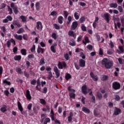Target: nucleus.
Here are the masks:
<instances>
[{
	"label": "nucleus",
	"mask_w": 124,
	"mask_h": 124,
	"mask_svg": "<svg viewBox=\"0 0 124 124\" xmlns=\"http://www.w3.org/2000/svg\"><path fill=\"white\" fill-rule=\"evenodd\" d=\"M102 65L108 69H110L113 66V61L107 58H104L102 61Z\"/></svg>",
	"instance_id": "nucleus-1"
},
{
	"label": "nucleus",
	"mask_w": 124,
	"mask_h": 124,
	"mask_svg": "<svg viewBox=\"0 0 124 124\" xmlns=\"http://www.w3.org/2000/svg\"><path fill=\"white\" fill-rule=\"evenodd\" d=\"M68 91L70 92L69 93V96L71 98H73L75 99V96H76V94H75V92L76 91L73 89H71V86H69L68 88Z\"/></svg>",
	"instance_id": "nucleus-2"
},
{
	"label": "nucleus",
	"mask_w": 124,
	"mask_h": 124,
	"mask_svg": "<svg viewBox=\"0 0 124 124\" xmlns=\"http://www.w3.org/2000/svg\"><path fill=\"white\" fill-rule=\"evenodd\" d=\"M10 5L11 8H13L14 13L18 14L19 11H18V7H17V5H15V3H11Z\"/></svg>",
	"instance_id": "nucleus-3"
},
{
	"label": "nucleus",
	"mask_w": 124,
	"mask_h": 124,
	"mask_svg": "<svg viewBox=\"0 0 124 124\" xmlns=\"http://www.w3.org/2000/svg\"><path fill=\"white\" fill-rule=\"evenodd\" d=\"M112 87L114 90H119V89L121 88V84L120 83L116 81L113 83Z\"/></svg>",
	"instance_id": "nucleus-4"
},
{
	"label": "nucleus",
	"mask_w": 124,
	"mask_h": 124,
	"mask_svg": "<svg viewBox=\"0 0 124 124\" xmlns=\"http://www.w3.org/2000/svg\"><path fill=\"white\" fill-rule=\"evenodd\" d=\"M43 28V26H42V23L40 21H38L36 22V28L38 31H42V29Z\"/></svg>",
	"instance_id": "nucleus-5"
},
{
	"label": "nucleus",
	"mask_w": 124,
	"mask_h": 124,
	"mask_svg": "<svg viewBox=\"0 0 124 124\" xmlns=\"http://www.w3.org/2000/svg\"><path fill=\"white\" fill-rule=\"evenodd\" d=\"M11 43H13L14 45H16V42L14 39L11 38L10 40L7 42V46L8 48H10V45H11Z\"/></svg>",
	"instance_id": "nucleus-6"
},
{
	"label": "nucleus",
	"mask_w": 124,
	"mask_h": 124,
	"mask_svg": "<svg viewBox=\"0 0 124 124\" xmlns=\"http://www.w3.org/2000/svg\"><path fill=\"white\" fill-rule=\"evenodd\" d=\"M79 64L80 67H85V66H86V61L83 59H80L79 61Z\"/></svg>",
	"instance_id": "nucleus-7"
},
{
	"label": "nucleus",
	"mask_w": 124,
	"mask_h": 124,
	"mask_svg": "<svg viewBox=\"0 0 124 124\" xmlns=\"http://www.w3.org/2000/svg\"><path fill=\"white\" fill-rule=\"evenodd\" d=\"M81 90L84 94H87V93H88V88H87V86H86V85L82 86Z\"/></svg>",
	"instance_id": "nucleus-8"
},
{
	"label": "nucleus",
	"mask_w": 124,
	"mask_h": 124,
	"mask_svg": "<svg viewBox=\"0 0 124 124\" xmlns=\"http://www.w3.org/2000/svg\"><path fill=\"white\" fill-rule=\"evenodd\" d=\"M25 95L27 99H29V100H31V93L30 92V90H26V93Z\"/></svg>",
	"instance_id": "nucleus-9"
},
{
	"label": "nucleus",
	"mask_w": 124,
	"mask_h": 124,
	"mask_svg": "<svg viewBox=\"0 0 124 124\" xmlns=\"http://www.w3.org/2000/svg\"><path fill=\"white\" fill-rule=\"evenodd\" d=\"M121 109L117 108H115L114 114L115 115V116H118V115H119V114H121Z\"/></svg>",
	"instance_id": "nucleus-10"
},
{
	"label": "nucleus",
	"mask_w": 124,
	"mask_h": 124,
	"mask_svg": "<svg viewBox=\"0 0 124 124\" xmlns=\"http://www.w3.org/2000/svg\"><path fill=\"white\" fill-rule=\"evenodd\" d=\"M66 66V64L64 62H59L58 64V67L60 69H62V67H65Z\"/></svg>",
	"instance_id": "nucleus-11"
},
{
	"label": "nucleus",
	"mask_w": 124,
	"mask_h": 124,
	"mask_svg": "<svg viewBox=\"0 0 124 124\" xmlns=\"http://www.w3.org/2000/svg\"><path fill=\"white\" fill-rule=\"evenodd\" d=\"M78 27V22L77 21H74L73 22L72 26H71V30H75L76 28Z\"/></svg>",
	"instance_id": "nucleus-12"
},
{
	"label": "nucleus",
	"mask_w": 124,
	"mask_h": 124,
	"mask_svg": "<svg viewBox=\"0 0 124 124\" xmlns=\"http://www.w3.org/2000/svg\"><path fill=\"white\" fill-rule=\"evenodd\" d=\"M109 17H110V15L108 13H106L104 15V18L107 23H109Z\"/></svg>",
	"instance_id": "nucleus-13"
},
{
	"label": "nucleus",
	"mask_w": 124,
	"mask_h": 124,
	"mask_svg": "<svg viewBox=\"0 0 124 124\" xmlns=\"http://www.w3.org/2000/svg\"><path fill=\"white\" fill-rule=\"evenodd\" d=\"M54 71L55 73V74L57 78L60 77V71H59V69H58V67H54Z\"/></svg>",
	"instance_id": "nucleus-14"
},
{
	"label": "nucleus",
	"mask_w": 124,
	"mask_h": 124,
	"mask_svg": "<svg viewBox=\"0 0 124 124\" xmlns=\"http://www.w3.org/2000/svg\"><path fill=\"white\" fill-rule=\"evenodd\" d=\"M14 36L17 40H22V39H23V36H22V35H18L17 34H14Z\"/></svg>",
	"instance_id": "nucleus-15"
},
{
	"label": "nucleus",
	"mask_w": 124,
	"mask_h": 124,
	"mask_svg": "<svg viewBox=\"0 0 124 124\" xmlns=\"http://www.w3.org/2000/svg\"><path fill=\"white\" fill-rule=\"evenodd\" d=\"M68 34L70 35V36H72L73 37H74V38H76V34L73 31H70L68 32Z\"/></svg>",
	"instance_id": "nucleus-16"
},
{
	"label": "nucleus",
	"mask_w": 124,
	"mask_h": 124,
	"mask_svg": "<svg viewBox=\"0 0 124 124\" xmlns=\"http://www.w3.org/2000/svg\"><path fill=\"white\" fill-rule=\"evenodd\" d=\"M20 19H21L23 23H26V22H27L28 17H27L26 16H20Z\"/></svg>",
	"instance_id": "nucleus-17"
},
{
	"label": "nucleus",
	"mask_w": 124,
	"mask_h": 124,
	"mask_svg": "<svg viewBox=\"0 0 124 124\" xmlns=\"http://www.w3.org/2000/svg\"><path fill=\"white\" fill-rule=\"evenodd\" d=\"M17 106L19 110L20 111V112L23 111V107H22V105L21 104V103L20 102H17Z\"/></svg>",
	"instance_id": "nucleus-18"
},
{
	"label": "nucleus",
	"mask_w": 124,
	"mask_h": 124,
	"mask_svg": "<svg viewBox=\"0 0 124 124\" xmlns=\"http://www.w3.org/2000/svg\"><path fill=\"white\" fill-rule=\"evenodd\" d=\"M82 42L85 45H86L87 43H89V42H90V41H89V38H88L87 36H85L84 38V40H83Z\"/></svg>",
	"instance_id": "nucleus-19"
},
{
	"label": "nucleus",
	"mask_w": 124,
	"mask_h": 124,
	"mask_svg": "<svg viewBox=\"0 0 124 124\" xmlns=\"http://www.w3.org/2000/svg\"><path fill=\"white\" fill-rule=\"evenodd\" d=\"M37 53H41L42 54H43L44 53V49L40 47V46H38V49H37Z\"/></svg>",
	"instance_id": "nucleus-20"
},
{
	"label": "nucleus",
	"mask_w": 124,
	"mask_h": 124,
	"mask_svg": "<svg viewBox=\"0 0 124 124\" xmlns=\"http://www.w3.org/2000/svg\"><path fill=\"white\" fill-rule=\"evenodd\" d=\"M21 59L22 57L21 56V55H16L14 57L15 61H21Z\"/></svg>",
	"instance_id": "nucleus-21"
},
{
	"label": "nucleus",
	"mask_w": 124,
	"mask_h": 124,
	"mask_svg": "<svg viewBox=\"0 0 124 124\" xmlns=\"http://www.w3.org/2000/svg\"><path fill=\"white\" fill-rule=\"evenodd\" d=\"M25 31V30H24V28H21L19 29L16 32L18 34H21L22 33H23V32Z\"/></svg>",
	"instance_id": "nucleus-22"
},
{
	"label": "nucleus",
	"mask_w": 124,
	"mask_h": 124,
	"mask_svg": "<svg viewBox=\"0 0 124 124\" xmlns=\"http://www.w3.org/2000/svg\"><path fill=\"white\" fill-rule=\"evenodd\" d=\"M109 6L111 8H117V7H118V4L116 3H111L110 4Z\"/></svg>",
	"instance_id": "nucleus-23"
},
{
	"label": "nucleus",
	"mask_w": 124,
	"mask_h": 124,
	"mask_svg": "<svg viewBox=\"0 0 124 124\" xmlns=\"http://www.w3.org/2000/svg\"><path fill=\"white\" fill-rule=\"evenodd\" d=\"M89 94L92 96V97L91 99L92 102H93V103H95V97H94V96H93V92H91L89 93Z\"/></svg>",
	"instance_id": "nucleus-24"
},
{
	"label": "nucleus",
	"mask_w": 124,
	"mask_h": 124,
	"mask_svg": "<svg viewBox=\"0 0 124 124\" xmlns=\"http://www.w3.org/2000/svg\"><path fill=\"white\" fill-rule=\"evenodd\" d=\"M69 45L71 46H75V45H76L75 40H74V39H72L69 42Z\"/></svg>",
	"instance_id": "nucleus-25"
},
{
	"label": "nucleus",
	"mask_w": 124,
	"mask_h": 124,
	"mask_svg": "<svg viewBox=\"0 0 124 124\" xmlns=\"http://www.w3.org/2000/svg\"><path fill=\"white\" fill-rule=\"evenodd\" d=\"M20 52L23 56H26L27 55V50L26 49H22Z\"/></svg>",
	"instance_id": "nucleus-26"
},
{
	"label": "nucleus",
	"mask_w": 124,
	"mask_h": 124,
	"mask_svg": "<svg viewBox=\"0 0 124 124\" xmlns=\"http://www.w3.org/2000/svg\"><path fill=\"white\" fill-rule=\"evenodd\" d=\"M72 117H73V113L72 112H70L68 118V121L69 122H71V121H72Z\"/></svg>",
	"instance_id": "nucleus-27"
},
{
	"label": "nucleus",
	"mask_w": 124,
	"mask_h": 124,
	"mask_svg": "<svg viewBox=\"0 0 124 124\" xmlns=\"http://www.w3.org/2000/svg\"><path fill=\"white\" fill-rule=\"evenodd\" d=\"M45 118H46V114H43L41 115V120H40L41 123H43L44 122V120L45 119Z\"/></svg>",
	"instance_id": "nucleus-28"
},
{
	"label": "nucleus",
	"mask_w": 124,
	"mask_h": 124,
	"mask_svg": "<svg viewBox=\"0 0 124 124\" xmlns=\"http://www.w3.org/2000/svg\"><path fill=\"white\" fill-rule=\"evenodd\" d=\"M82 111L84 112V113H90V109L86 107L82 108Z\"/></svg>",
	"instance_id": "nucleus-29"
},
{
	"label": "nucleus",
	"mask_w": 124,
	"mask_h": 124,
	"mask_svg": "<svg viewBox=\"0 0 124 124\" xmlns=\"http://www.w3.org/2000/svg\"><path fill=\"white\" fill-rule=\"evenodd\" d=\"M50 117L51 118L52 121H54V116H55V114L54 113V111H53V109H51V110L50 111Z\"/></svg>",
	"instance_id": "nucleus-30"
},
{
	"label": "nucleus",
	"mask_w": 124,
	"mask_h": 124,
	"mask_svg": "<svg viewBox=\"0 0 124 124\" xmlns=\"http://www.w3.org/2000/svg\"><path fill=\"white\" fill-rule=\"evenodd\" d=\"M62 21H63V17L62 16H59L58 17V22L60 24H62Z\"/></svg>",
	"instance_id": "nucleus-31"
},
{
	"label": "nucleus",
	"mask_w": 124,
	"mask_h": 124,
	"mask_svg": "<svg viewBox=\"0 0 124 124\" xmlns=\"http://www.w3.org/2000/svg\"><path fill=\"white\" fill-rule=\"evenodd\" d=\"M3 82L4 84H5L6 85H8V86H10V85H11L10 81H7V79L4 80L3 81Z\"/></svg>",
	"instance_id": "nucleus-32"
},
{
	"label": "nucleus",
	"mask_w": 124,
	"mask_h": 124,
	"mask_svg": "<svg viewBox=\"0 0 124 124\" xmlns=\"http://www.w3.org/2000/svg\"><path fill=\"white\" fill-rule=\"evenodd\" d=\"M74 17L76 20H79V13L75 12L74 13Z\"/></svg>",
	"instance_id": "nucleus-33"
},
{
	"label": "nucleus",
	"mask_w": 124,
	"mask_h": 124,
	"mask_svg": "<svg viewBox=\"0 0 124 124\" xmlns=\"http://www.w3.org/2000/svg\"><path fill=\"white\" fill-rule=\"evenodd\" d=\"M44 124H47V123H50V118H46L44 120Z\"/></svg>",
	"instance_id": "nucleus-34"
},
{
	"label": "nucleus",
	"mask_w": 124,
	"mask_h": 124,
	"mask_svg": "<svg viewBox=\"0 0 124 124\" xmlns=\"http://www.w3.org/2000/svg\"><path fill=\"white\" fill-rule=\"evenodd\" d=\"M0 110L1 112H3V113L5 112V111H6V106H3V107L0 108Z\"/></svg>",
	"instance_id": "nucleus-35"
},
{
	"label": "nucleus",
	"mask_w": 124,
	"mask_h": 124,
	"mask_svg": "<svg viewBox=\"0 0 124 124\" xmlns=\"http://www.w3.org/2000/svg\"><path fill=\"white\" fill-rule=\"evenodd\" d=\"M16 72H17L18 74H22L23 73L22 70L20 68H16Z\"/></svg>",
	"instance_id": "nucleus-36"
},
{
	"label": "nucleus",
	"mask_w": 124,
	"mask_h": 124,
	"mask_svg": "<svg viewBox=\"0 0 124 124\" xmlns=\"http://www.w3.org/2000/svg\"><path fill=\"white\" fill-rule=\"evenodd\" d=\"M96 96L99 99H101V98H102V94H101V93L98 92L97 93Z\"/></svg>",
	"instance_id": "nucleus-37"
},
{
	"label": "nucleus",
	"mask_w": 124,
	"mask_h": 124,
	"mask_svg": "<svg viewBox=\"0 0 124 124\" xmlns=\"http://www.w3.org/2000/svg\"><path fill=\"white\" fill-rule=\"evenodd\" d=\"M40 4V3H39V2H37L36 3L35 7H36V9H37V10H39V9L40 8V7L39 6Z\"/></svg>",
	"instance_id": "nucleus-38"
},
{
	"label": "nucleus",
	"mask_w": 124,
	"mask_h": 124,
	"mask_svg": "<svg viewBox=\"0 0 124 124\" xmlns=\"http://www.w3.org/2000/svg\"><path fill=\"white\" fill-rule=\"evenodd\" d=\"M40 102L43 105H45V104H46V101L44 99H40Z\"/></svg>",
	"instance_id": "nucleus-39"
},
{
	"label": "nucleus",
	"mask_w": 124,
	"mask_h": 124,
	"mask_svg": "<svg viewBox=\"0 0 124 124\" xmlns=\"http://www.w3.org/2000/svg\"><path fill=\"white\" fill-rule=\"evenodd\" d=\"M45 61L43 58H42L40 61V65H42L43 64H45Z\"/></svg>",
	"instance_id": "nucleus-40"
},
{
	"label": "nucleus",
	"mask_w": 124,
	"mask_h": 124,
	"mask_svg": "<svg viewBox=\"0 0 124 124\" xmlns=\"http://www.w3.org/2000/svg\"><path fill=\"white\" fill-rule=\"evenodd\" d=\"M34 55L33 54H29L27 57V59L30 60L31 59H34Z\"/></svg>",
	"instance_id": "nucleus-41"
},
{
	"label": "nucleus",
	"mask_w": 124,
	"mask_h": 124,
	"mask_svg": "<svg viewBox=\"0 0 124 124\" xmlns=\"http://www.w3.org/2000/svg\"><path fill=\"white\" fill-rule=\"evenodd\" d=\"M64 58L66 61H68L69 60V54L67 53L64 54Z\"/></svg>",
	"instance_id": "nucleus-42"
},
{
	"label": "nucleus",
	"mask_w": 124,
	"mask_h": 124,
	"mask_svg": "<svg viewBox=\"0 0 124 124\" xmlns=\"http://www.w3.org/2000/svg\"><path fill=\"white\" fill-rule=\"evenodd\" d=\"M51 51L53 52V53H56V50H55V46H52L50 47Z\"/></svg>",
	"instance_id": "nucleus-43"
},
{
	"label": "nucleus",
	"mask_w": 124,
	"mask_h": 124,
	"mask_svg": "<svg viewBox=\"0 0 124 124\" xmlns=\"http://www.w3.org/2000/svg\"><path fill=\"white\" fill-rule=\"evenodd\" d=\"M8 11H9V14H12L13 12V11H12V9H11L10 6L8 7Z\"/></svg>",
	"instance_id": "nucleus-44"
},
{
	"label": "nucleus",
	"mask_w": 124,
	"mask_h": 124,
	"mask_svg": "<svg viewBox=\"0 0 124 124\" xmlns=\"http://www.w3.org/2000/svg\"><path fill=\"white\" fill-rule=\"evenodd\" d=\"M87 48L88 50H90V51H92V50H93V46L89 45L87 46Z\"/></svg>",
	"instance_id": "nucleus-45"
},
{
	"label": "nucleus",
	"mask_w": 124,
	"mask_h": 124,
	"mask_svg": "<svg viewBox=\"0 0 124 124\" xmlns=\"http://www.w3.org/2000/svg\"><path fill=\"white\" fill-rule=\"evenodd\" d=\"M31 107H32V104H29L28 105L27 108L28 110H31Z\"/></svg>",
	"instance_id": "nucleus-46"
},
{
	"label": "nucleus",
	"mask_w": 124,
	"mask_h": 124,
	"mask_svg": "<svg viewBox=\"0 0 124 124\" xmlns=\"http://www.w3.org/2000/svg\"><path fill=\"white\" fill-rule=\"evenodd\" d=\"M85 20L86 18L85 17V16H82L80 19V21L81 22V23H83V22H85Z\"/></svg>",
	"instance_id": "nucleus-47"
},
{
	"label": "nucleus",
	"mask_w": 124,
	"mask_h": 124,
	"mask_svg": "<svg viewBox=\"0 0 124 124\" xmlns=\"http://www.w3.org/2000/svg\"><path fill=\"white\" fill-rule=\"evenodd\" d=\"M0 29L2 31H3V32H5L6 31L5 29V27H4V26H1Z\"/></svg>",
	"instance_id": "nucleus-48"
},
{
	"label": "nucleus",
	"mask_w": 124,
	"mask_h": 124,
	"mask_svg": "<svg viewBox=\"0 0 124 124\" xmlns=\"http://www.w3.org/2000/svg\"><path fill=\"white\" fill-rule=\"evenodd\" d=\"M54 26L55 27V29H56V30H60V26L58 25L57 24L55 23L54 24Z\"/></svg>",
	"instance_id": "nucleus-49"
},
{
	"label": "nucleus",
	"mask_w": 124,
	"mask_h": 124,
	"mask_svg": "<svg viewBox=\"0 0 124 124\" xmlns=\"http://www.w3.org/2000/svg\"><path fill=\"white\" fill-rule=\"evenodd\" d=\"M31 51L32 52H33L34 51H35V46H33L31 48Z\"/></svg>",
	"instance_id": "nucleus-50"
},
{
	"label": "nucleus",
	"mask_w": 124,
	"mask_h": 124,
	"mask_svg": "<svg viewBox=\"0 0 124 124\" xmlns=\"http://www.w3.org/2000/svg\"><path fill=\"white\" fill-rule=\"evenodd\" d=\"M119 49L121 53H124V47L122 46H119Z\"/></svg>",
	"instance_id": "nucleus-51"
},
{
	"label": "nucleus",
	"mask_w": 124,
	"mask_h": 124,
	"mask_svg": "<svg viewBox=\"0 0 124 124\" xmlns=\"http://www.w3.org/2000/svg\"><path fill=\"white\" fill-rule=\"evenodd\" d=\"M82 37H83L82 35H80L79 37H78V39H77L78 42H80V41H81L82 39Z\"/></svg>",
	"instance_id": "nucleus-52"
},
{
	"label": "nucleus",
	"mask_w": 124,
	"mask_h": 124,
	"mask_svg": "<svg viewBox=\"0 0 124 124\" xmlns=\"http://www.w3.org/2000/svg\"><path fill=\"white\" fill-rule=\"evenodd\" d=\"M52 38H54V39H57V34L55 33H52Z\"/></svg>",
	"instance_id": "nucleus-53"
},
{
	"label": "nucleus",
	"mask_w": 124,
	"mask_h": 124,
	"mask_svg": "<svg viewBox=\"0 0 124 124\" xmlns=\"http://www.w3.org/2000/svg\"><path fill=\"white\" fill-rule=\"evenodd\" d=\"M62 108L61 107H59L58 108V113L59 114H62Z\"/></svg>",
	"instance_id": "nucleus-54"
},
{
	"label": "nucleus",
	"mask_w": 124,
	"mask_h": 124,
	"mask_svg": "<svg viewBox=\"0 0 124 124\" xmlns=\"http://www.w3.org/2000/svg\"><path fill=\"white\" fill-rule=\"evenodd\" d=\"M4 93L5 95L8 96V94H9V91H8V90H5L4 91Z\"/></svg>",
	"instance_id": "nucleus-55"
},
{
	"label": "nucleus",
	"mask_w": 124,
	"mask_h": 124,
	"mask_svg": "<svg viewBox=\"0 0 124 124\" xmlns=\"http://www.w3.org/2000/svg\"><path fill=\"white\" fill-rule=\"evenodd\" d=\"M6 5L4 3H2L1 5L0 6V9H3V8H4L5 7Z\"/></svg>",
	"instance_id": "nucleus-56"
},
{
	"label": "nucleus",
	"mask_w": 124,
	"mask_h": 124,
	"mask_svg": "<svg viewBox=\"0 0 124 124\" xmlns=\"http://www.w3.org/2000/svg\"><path fill=\"white\" fill-rule=\"evenodd\" d=\"M65 78H71V75L70 74L66 73L65 75Z\"/></svg>",
	"instance_id": "nucleus-57"
},
{
	"label": "nucleus",
	"mask_w": 124,
	"mask_h": 124,
	"mask_svg": "<svg viewBox=\"0 0 124 124\" xmlns=\"http://www.w3.org/2000/svg\"><path fill=\"white\" fill-rule=\"evenodd\" d=\"M79 4L81 6H85V5H86V3L85 2H79Z\"/></svg>",
	"instance_id": "nucleus-58"
},
{
	"label": "nucleus",
	"mask_w": 124,
	"mask_h": 124,
	"mask_svg": "<svg viewBox=\"0 0 124 124\" xmlns=\"http://www.w3.org/2000/svg\"><path fill=\"white\" fill-rule=\"evenodd\" d=\"M111 48H114V44L112 42V41H110L109 43Z\"/></svg>",
	"instance_id": "nucleus-59"
},
{
	"label": "nucleus",
	"mask_w": 124,
	"mask_h": 124,
	"mask_svg": "<svg viewBox=\"0 0 124 124\" xmlns=\"http://www.w3.org/2000/svg\"><path fill=\"white\" fill-rule=\"evenodd\" d=\"M6 18L8 20V21H12V17L10 16H8L6 17Z\"/></svg>",
	"instance_id": "nucleus-60"
},
{
	"label": "nucleus",
	"mask_w": 124,
	"mask_h": 124,
	"mask_svg": "<svg viewBox=\"0 0 124 124\" xmlns=\"http://www.w3.org/2000/svg\"><path fill=\"white\" fill-rule=\"evenodd\" d=\"M50 15H51V16H56V15H57V12L53 11L51 13Z\"/></svg>",
	"instance_id": "nucleus-61"
},
{
	"label": "nucleus",
	"mask_w": 124,
	"mask_h": 124,
	"mask_svg": "<svg viewBox=\"0 0 124 124\" xmlns=\"http://www.w3.org/2000/svg\"><path fill=\"white\" fill-rule=\"evenodd\" d=\"M108 55H112L113 54V50H108Z\"/></svg>",
	"instance_id": "nucleus-62"
},
{
	"label": "nucleus",
	"mask_w": 124,
	"mask_h": 124,
	"mask_svg": "<svg viewBox=\"0 0 124 124\" xmlns=\"http://www.w3.org/2000/svg\"><path fill=\"white\" fill-rule=\"evenodd\" d=\"M31 85H34L35 84H36V80L33 79L32 81L31 82Z\"/></svg>",
	"instance_id": "nucleus-63"
},
{
	"label": "nucleus",
	"mask_w": 124,
	"mask_h": 124,
	"mask_svg": "<svg viewBox=\"0 0 124 124\" xmlns=\"http://www.w3.org/2000/svg\"><path fill=\"white\" fill-rule=\"evenodd\" d=\"M118 10L120 12H122L123 11V8L121 6H118Z\"/></svg>",
	"instance_id": "nucleus-64"
}]
</instances>
